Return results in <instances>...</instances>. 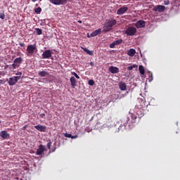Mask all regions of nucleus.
<instances>
[{"label":"nucleus","mask_w":180,"mask_h":180,"mask_svg":"<svg viewBox=\"0 0 180 180\" xmlns=\"http://www.w3.org/2000/svg\"><path fill=\"white\" fill-rule=\"evenodd\" d=\"M89 65H90L91 66H94V62H90Z\"/></svg>","instance_id":"38"},{"label":"nucleus","mask_w":180,"mask_h":180,"mask_svg":"<svg viewBox=\"0 0 180 180\" xmlns=\"http://www.w3.org/2000/svg\"><path fill=\"white\" fill-rule=\"evenodd\" d=\"M36 33L37 34V35L42 34L43 33L42 30L40 28H36Z\"/></svg>","instance_id":"27"},{"label":"nucleus","mask_w":180,"mask_h":180,"mask_svg":"<svg viewBox=\"0 0 180 180\" xmlns=\"http://www.w3.org/2000/svg\"><path fill=\"white\" fill-rule=\"evenodd\" d=\"M78 22L82 24V20H78Z\"/></svg>","instance_id":"42"},{"label":"nucleus","mask_w":180,"mask_h":180,"mask_svg":"<svg viewBox=\"0 0 180 180\" xmlns=\"http://www.w3.org/2000/svg\"><path fill=\"white\" fill-rule=\"evenodd\" d=\"M20 80L19 77L13 76L8 79V84L9 86H14Z\"/></svg>","instance_id":"7"},{"label":"nucleus","mask_w":180,"mask_h":180,"mask_svg":"<svg viewBox=\"0 0 180 180\" xmlns=\"http://www.w3.org/2000/svg\"><path fill=\"white\" fill-rule=\"evenodd\" d=\"M15 75H16V76H15V77H19V79H20V78L22 75V72L18 71L17 72H15Z\"/></svg>","instance_id":"26"},{"label":"nucleus","mask_w":180,"mask_h":180,"mask_svg":"<svg viewBox=\"0 0 180 180\" xmlns=\"http://www.w3.org/2000/svg\"><path fill=\"white\" fill-rule=\"evenodd\" d=\"M148 77H149V82H151L153 80V72H148Z\"/></svg>","instance_id":"28"},{"label":"nucleus","mask_w":180,"mask_h":180,"mask_svg":"<svg viewBox=\"0 0 180 180\" xmlns=\"http://www.w3.org/2000/svg\"><path fill=\"white\" fill-rule=\"evenodd\" d=\"M42 11V9L41 7H37V8L34 9V12L37 13V14H40Z\"/></svg>","instance_id":"25"},{"label":"nucleus","mask_w":180,"mask_h":180,"mask_svg":"<svg viewBox=\"0 0 180 180\" xmlns=\"http://www.w3.org/2000/svg\"><path fill=\"white\" fill-rule=\"evenodd\" d=\"M101 33H102L101 29V28H98V30H94V32H92L90 34V35L88 34V35H87V37H88V38L95 37H97V36L101 34Z\"/></svg>","instance_id":"9"},{"label":"nucleus","mask_w":180,"mask_h":180,"mask_svg":"<svg viewBox=\"0 0 180 180\" xmlns=\"http://www.w3.org/2000/svg\"><path fill=\"white\" fill-rule=\"evenodd\" d=\"M88 84L89 86H94L95 85V81L94 79H89L88 82Z\"/></svg>","instance_id":"29"},{"label":"nucleus","mask_w":180,"mask_h":180,"mask_svg":"<svg viewBox=\"0 0 180 180\" xmlns=\"http://www.w3.org/2000/svg\"><path fill=\"white\" fill-rule=\"evenodd\" d=\"M87 132H88V133H89V132H90V131H87Z\"/></svg>","instance_id":"46"},{"label":"nucleus","mask_w":180,"mask_h":180,"mask_svg":"<svg viewBox=\"0 0 180 180\" xmlns=\"http://www.w3.org/2000/svg\"><path fill=\"white\" fill-rule=\"evenodd\" d=\"M52 54L53 52L51 50L48 49V50H45L43 53H42V58L44 59H49L51 58L52 57Z\"/></svg>","instance_id":"8"},{"label":"nucleus","mask_w":180,"mask_h":180,"mask_svg":"<svg viewBox=\"0 0 180 180\" xmlns=\"http://www.w3.org/2000/svg\"><path fill=\"white\" fill-rule=\"evenodd\" d=\"M169 4V2L167 1V2L165 3V5H168Z\"/></svg>","instance_id":"41"},{"label":"nucleus","mask_w":180,"mask_h":180,"mask_svg":"<svg viewBox=\"0 0 180 180\" xmlns=\"http://www.w3.org/2000/svg\"><path fill=\"white\" fill-rule=\"evenodd\" d=\"M153 11L155 12L163 13L164 11H165V6L158 5L154 7Z\"/></svg>","instance_id":"12"},{"label":"nucleus","mask_w":180,"mask_h":180,"mask_svg":"<svg viewBox=\"0 0 180 180\" xmlns=\"http://www.w3.org/2000/svg\"><path fill=\"white\" fill-rule=\"evenodd\" d=\"M34 129L40 132H45L46 130V127H44V125H35Z\"/></svg>","instance_id":"18"},{"label":"nucleus","mask_w":180,"mask_h":180,"mask_svg":"<svg viewBox=\"0 0 180 180\" xmlns=\"http://www.w3.org/2000/svg\"><path fill=\"white\" fill-rule=\"evenodd\" d=\"M128 10H129V8L127 6L121 7L117 11V15H124L125 13L128 11Z\"/></svg>","instance_id":"11"},{"label":"nucleus","mask_w":180,"mask_h":180,"mask_svg":"<svg viewBox=\"0 0 180 180\" xmlns=\"http://www.w3.org/2000/svg\"><path fill=\"white\" fill-rule=\"evenodd\" d=\"M138 67L139 65L134 64L132 65L127 67V70L131 71V70H133V68H137Z\"/></svg>","instance_id":"24"},{"label":"nucleus","mask_w":180,"mask_h":180,"mask_svg":"<svg viewBox=\"0 0 180 180\" xmlns=\"http://www.w3.org/2000/svg\"><path fill=\"white\" fill-rule=\"evenodd\" d=\"M137 32V29L135 27H129L125 30V34L127 36H134L136 33Z\"/></svg>","instance_id":"4"},{"label":"nucleus","mask_w":180,"mask_h":180,"mask_svg":"<svg viewBox=\"0 0 180 180\" xmlns=\"http://www.w3.org/2000/svg\"><path fill=\"white\" fill-rule=\"evenodd\" d=\"M137 115L140 116V113L139 112V111H138V112H137Z\"/></svg>","instance_id":"44"},{"label":"nucleus","mask_w":180,"mask_h":180,"mask_svg":"<svg viewBox=\"0 0 180 180\" xmlns=\"http://www.w3.org/2000/svg\"><path fill=\"white\" fill-rule=\"evenodd\" d=\"M49 2L56 6H65L68 3V0H49Z\"/></svg>","instance_id":"6"},{"label":"nucleus","mask_w":180,"mask_h":180,"mask_svg":"<svg viewBox=\"0 0 180 180\" xmlns=\"http://www.w3.org/2000/svg\"><path fill=\"white\" fill-rule=\"evenodd\" d=\"M49 75H50V73L46 70L39 71L38 72V76L40 77H46L47 76H49Z\"/></svg>","instance_id":"20"},{"label":"nucleus","mask_w":180,"mask_h":180,"mask_svg":"<svg viewBox=\"0 0 180 180\" xmlns=\"http://www.w3.org/2000/svg\"><path fill=\"white\" fill-rule=\"evenodd\" d=\"M119 88L121 91H124L127 89V85L124 82H120L119 83Z\"/></svg>","instance_id":"16"},{"label":"nucleus","mask_w":180,"mask_h":180,"mask_svg":"<svg viewBox=\"0 0 180 180\" xmlns=\"http://www.w3.org/2000/svg\"><path fill=\"white\" fill-rule=\"evenodd\" d=\"M0 84H4L3 79H0Z\"/></svg>","instance_id":"40"},{"label":"nucleus","mask_w":180,"mask_h":180,"mask_svg":"<svg viewBox=\"0 0 180 180\" xmlns=\"http://www.w3.org/2000/svg\"><path fill=\"white\" fill-rule=\"evenodd\" d=\"M5 17H6V15H5L4 13H0V18H1V20H4V19H5Z\"/></svg>","instance_id":"33"},{"label":"nucleus","mask_w":180,"mask_h":180,"mask_svg":"<svg viewBox=\"0 0 180 180\" xmlns=\"http://www.w3.org/2000/svg\"><path fill=\"white\" fill-rule=\"evenodd\" d=\"M139 73L141 75H144L146 74V70L144 69V67L143 65H139Z\"/></svg>","instance_id":"22"},{"label":"nucleus","mask_w":180,"mask_h":180,"mask_svg":"<svg viewBox=\"0 0 180 180\" xmlns=\"http://www.w3.org/2000/svg\"><path fill=\"white\" fill-rule=\"evenodd\" d=\"M46 150L44 145H39L38 149L36 150V155H41Z\"/></svg>","instance_id":"10"},{"label":"nucleus","mask_w":180,"mask_h":180,"mask_svg":"<svg viewBox=\"0 0 180 180\" xmlns=\"http://www.w3.org/2000/svg\"><path fill=\"white\" fill-rule=\"evenodd\" d=\"M0 136L4 139H7L10 137V134H8L7 131H1Z\"/></svg>","instance_id":"19"},{"label":"nucleus","mask_w":180,"mask_h":180,"mask_svg":"<svg viewBox=\"0 0 180 180\" xmlns=\"http://www.w3.org/2000/svg\"><path fill=\"white\" fill-rule=\"evenodd\" d=\"M70 84H71L72 88L75 89L77 86V79H76V78L74 76L71 77L70 79Z\"/></svg>","instance_id":"17"},{"label":"nucleus","mask_w":180,"mask_h":180,"mask_svg":"<svg viewBox=\"0 0 180 180\" xmlns=\"http://www.w3.org/2000/svg\"><path fill=\"white\" fill-rule=\"evenodd\" d=\"M23 63V58L22 57H18L14 59L13 63L11 65V69L15 70L20 68V65Z\"/></svg>","instance_id":"2"},{"label":"nucleus","mask_w":180,"mask_h":180,"mask_svg":"<svg viewBox=\"0 0 180 180\" xmlns=\"http://www.w3.org/2000/svg\"><path fill=\"white\" fill-rule=\"evenodd\" d=\"M64 136L70 139L72 137L71 134H63Z\"/></svg>","instance_id":"32"},{"label":"nucleus","mask_w":180,"mask_h":180,"mask_svg":"<svg viewBox=\"0 0 180 180\" xmlns=\"http://www.w3.org/2000/svg\"><path fill=\"white\" fill-rule=\"evenodd\" d=\"M51 145H52V142L51 140L49 141V143L46 144L47 148L51 150Z\"/></svg>","instance_id":"31"},{"label":"nucleus","mask_w":180,"mask_h":180,"mask_svg":"<svg viewBox=\"0 0 180 180\" xmlns=\"http://www.w3.org/2000/svg\"><path fill=\"white\" fill-rule=\"evenodd\" d=\"M45 116H46L45 114H40V115H39V117H40L41 118H44Z\"/></svg>","instance_id":"37"},{"label":"nucleus","mask_w":180,"mask_h":180,"mask_svg":"<svg viewBox=\"0 0 180 180\" xmlns=\"http://www.w3.org/2000/svg\"><path fill=\"white\" fill-rule=\"evenodd\" d=\"M137 118V117H134V119H136Z\"/></svg>","instance_id":"45"},{"label":"nucleus","mask_w":180,"mask_h":180,"mask_svg":"<svg viewBox=\"0 0 180 180\" xmlns=\"http://www.w3.org/2000/svg\"><path fill=\"white\" fill-rule=\"evenodd\" d=\"M127 55L130 57H133L134 55H136V49H130L127 51Z\"/></svg>","instance_id":"21"},{"label":"nucleus","mask_w":180,"mask_h":180,"mask_svg":"<svg viewBox=\"0 0 180 180\" xmlns=\"http://www.w3.org/2000/svg\"><path fill=\"white\" fill-rule=\"evenodd\" d=\"M72 75L75 76L76 79H79L80 77L75 72H72Z\"/></svg>","instance_id":"30"},{"label":"nucleus","mask_w":180,"mask_h":180,"mask_svg":"<svg viewBox=\"0 0 180 180\" xmlns=\"http://www.w3.org/2000/svg\"><path fill=\"white\" fill-rule=\"evenodd\" d=\"M148 106V103L146 101V100L143 98H139V104L138 108L141 110H143Z\"/></svg>","instance_id":"5"},{"label":"nucleus","mask_w":180,"mask_h":180,"mask_svg":"<svg viewBox=\"0 0 180 180\" xmlns=\"http://www.w3.org/2000/svg\"><path fill=\"white\" fill-rule=\"evenodd\" d=\"M35 51H37V44H30L27 46V56H32Z\"/></svg>","instance_id":"3"},{"label":"nucleus","mask_w":180,"mask_h":180,"mask_svg":"<svg viewBox=\"0 0 180 180\" xmlns=\"http://www.w3.org/2000/svg\"><path fill=\"white\" fill-rule=\"evenodd\" d=\"M29 127V125H25L24 127H22V130L25 131L26 130V129Z\"/></svg>","instance_id":"35"},{"label":"nucleus","mask_w":180,"mask_h":180,"mask_svg":"<svg viewBox=\"0 0 180 180\" xmlns=\"http://www.w3.org/2000/svg\"><path fill=\"white\" fill-rule=\"evenodd\" d=\"M77 138H78V135H74V136L72 135V137H71V139H77Z\"/></svg>","instance_id":"36"},{"label":"nucleus","mask_w":180,"mask_h":180,"mask_svg":"<svg viewBox=\"0 0 180 180\" xmlns=\"http://www.w3.org/2000/svg\"><path fill=\"white\" fill-rule=\"evenodd\" d=\"M122 42H123V40L122 39L116 40L110 44V48L115 49L116 46L120 45L121 44H122Z\"/></svg>","instance_id":"15"},{"label":"nucleus","mask_w":180,"mask_h":180,"mask_svg":"<svg viewBox=\"0 0 180 180\" xmlns=\"http://www.w3.org/2000/svg\"><path fill=\"white\" fill-rule=\"evenodd\" d=\"M32 2H36L37 0H32Z\"/></svg>","instance_id":"43"},{"label":"nucleus","mask_w":180,"mask_h":180,"mask_svg":"<svg viewBox=\"0 0 180 180\" xmlns=\"http://www.w3.org/2000/svg\"><path fill=\"white\" fill-rule=\"evenodd\" d=\"M135 26L138 29L143 28L144 27H146V21L143 20H138L135 23Z\"/></svg>","instance_id":"13"},{"label":"nucleus","mask_w":180,"mask_h":180,"mask_svg":"<svg viewBox=\"0 0 180 180\" xmlns=\"http://www.w3.org/2000/svg\"><path fill=\"white\" fill-rule=\"evenodd\" d=\"M117 23V21L114 19V18H112L111 20H109L106 23H105V29L103 30V31L105 32H110L112 30V27L114 26H115Z\"/></svg>","instance_id":"1"},{"label":"nucleus","mask_w":180,"mask_h":180,"mask_svg":"<svg viewBox=\"0 0 180 180\" xmlns=\"http://www.w3.org/2000/svg\"><path fill=\"white\" fill-rule=\"evenodd\" d=\"M19 45H20V47H25V44L22 43V42H20Z\"/></svg>","instance_id":"34"},{"label":"nucleus","mask_w":180,"mask_h":180,"mask_svg":"<svg viewBox=\"0 0 180 180\" xmlns=\"http://www.w3.org/2000/svg\"><path fill=\"white\" fill-rule=\"evenodd\" d=\"M82 50L86 53L89 56H93L94 55V51H90L89 49L87 48H82Z\"/></svg>","instance_id":"23"},{"label":"nucleus","mask_w":180,"mask_h":180,"mask_svg":"<svg viewBox=\"0 0 180 180\" xmlns=\"http://www.w3.org/2000/svg\"><path fill=\"white\" fill-rule=\"evenodd\" d=\"M1 123V121H0V124Z\"/></svg>","instance_id":"47"},{"label":"nucleus","mask_w":180,"mask_h":180,"mask_svg":"<svg viewBox=\"0 0 180 180\" xmlns=\"http://www.w3.org/2000/svg\"><path fill=\"white\" fill-rule=\"evenodd\" d=\"M108 71L112 74H117L120 72V68L117 66H110Z\"/></svg>","instance_id":"14"},{"label":"nucleus","mask_w":180,"mask_h":180,"mask_svg":"<svg viewBox=\"0 0 180 180\" xmlns=\"http://www.w3.org/2000/svg\"><path fill=\"white\" fill-rule=\"evenodd\" d=\"M139 116H140L141 117H143V116H144V114L141 113Z\"/></svg>","instance_id":"39"}]
</instances>
